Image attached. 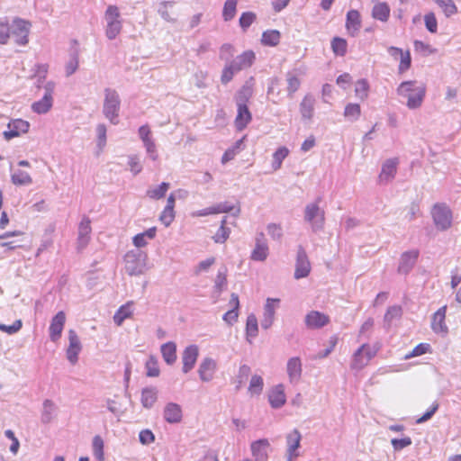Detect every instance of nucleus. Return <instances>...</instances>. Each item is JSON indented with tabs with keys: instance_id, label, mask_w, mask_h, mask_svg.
Returning <instances> with one entry per match:
<instances>
[{
	"instance_id": "nucleus-1",
	"label": "nucleus",
	"mask_w": 461,
	"mask_h": 461,
	"mask_svg": "<svg viewBox=\"0 0 461 461\" xmlns=\"http://www.w3.org/2000/svg\"><path fill=\"white\" fill-rule=\"evenodd\" d=\"M397 95L405 102V105L410 110L419 109L424 101L426 95V86L424 85L417 86L416 81L409 80L402 82L396 89Z\"/></svg>"
},
{
	"instance_id": "nucleus-2",
	"label": "nucleus",
	"mask_w": 461,
	"mask_h": 461,
	"mask_svg": "<svg viewBox=\"0 0 461 461\" xmlns=\"http://www.w3.org/2000/svg\"><path fill=\"white\" fill-rule=\"evenodd\" d=\"M123 261L125 271L131 276L143 275L148 269V255L140 249L127 251Z\"/></svg>"
},
{
	"instance_id": "nucleus-3",
	"label": "nucleus",
	"mask_w": 461,
	"mask_h": 461,
	"mask_svg": "<svg viewBox=\"0 0 461 461\" xmlns=\"http://www.w3.org/2000/svg\"><path fill=\"white\" fill-rule=\"evenodd\" d=\"M104 99L103 104V113L104 117L113 125L119 123V113L121 109L120 95L115 89L105 88Z\"/></svg>"
},
{
	"instance_id": "nucleus-4",
	"label": "nucleus",
	"mask_w": 461,
	"mask_h": 461,
	"mask_svg": "<svg viewBox=\"0 0 461 461\" xmlns=\"http://www.w3.org/2000/svg\"><path fill=\"white\" fill-rule=\"evenodd\" d=\"M105 36L108 40H114L122 30V20L117 5H110L104 12Z\"/></svg>"
},
{
	"instance_id": "nucleus-5",
	"label": "nucleus",
	"mask_w": 461,
	"mask_h": 461,
	"mask_svg": "<svg viewBox=\"0 0 461 461\" xmlns=\"http://www.w3.org/2000/svg\"><path fill=\"white\" fill-rule=\"evenodd\" d=\"M56 84L53 81H48L43 84L42 89L44 91L42 97L32 104L31 109L37 114H46L49 113L54 103V92Z\"/></svg>"
},
{
	"instance_id": "nucleus-6",
	"label": "nucleus",
	"mask_w": 461,
	"mask_h": 461,
	"mask_svg": "<svg viewBox=\"0 0 461 461\" xmlns=\"http://www.w3.org/2000/svg\"><path fill=\"white\" fill-rule=\"evenodd\" d=\"M378 348L368 343L362 344L352 355L350 368L357 371L363 369L375 357Z\"/></svg>"
},
{
	"instance_id": "nucleus-7",
	"label": "nucleus",
	"mask_w": 461,
	"mask_h": 461,
	"mask_svg": "<svg viewBox=\"0 0 461 461\" xmlns=\"http://www.w3.org/2000/svg\"><path fill=\"white\" fill-rule=\"evenodd\" d=\"M321 198H318L315 202L308 203L304 210V220L314 232L321 230L325 221V213L319 206Z\"/></svg>"
},
{
	"instance_id": "nucleus-8",
	"label": "nucleus",
	"mask_w": 461,
	"mask_h": 461,
	"mask_svg": "<svg viewBox=\"0 0 461 461\" xmlns=\"http://www.w3.org/2000/svg\"><path fill=\"white\" fill-rule=\"evenodd\" d=\"M431 215L436 228L439 230H447L452 225V212L445 203H436L432 210Z\"/></svg>"
},
{
	"instance_id": "nucleus-9",
	"label": "nucleus",
	"mask_w": 461,
	"mask_h": 461,
	"mask_svg": "<svg viewBox=\"0 0 461 461\" xmlns=\"http://www.w3.org/2000/svg\"><path fill=\"white\" fill-rule=\"evenodd\" d=\"M138 134L148 158L152 161H157L158 159V152L149 126L148 124L141 125L138 130Z\"/></svg>"
},
{
	"instance_id": "nucleus-10",
	"label": "nucleus",
	"mask_w": 461,
	"mask_h": 461,
	"mask_svg": "<svg viewBox=\"0 0 461 461\" xmlns=\"http://www.w3.org/2000/svg\"><path fill=\"white\" fill-rule=\"evenodd\" d=\"M31 23L22 18H14L10 34L14 38V42L20 46H25L29 42Z\"/></svg>"
},
{
	"instance_id": "nucleus-11",
	"label": "nucleus",
	"mask_w": 461,
	"mask_h": 461,
	"mask_svg": "<svg viewBox=\"0 0 461 461\" xmlns=\"http://www.w3.org/2000/svg\"><path fill=\"white\" fill-rule=\"evenodd\" d=\"M302 434L297 429H294L285 435L286 461H296L300 456L299 448L301 447Z\"/></svg>"
},
{
	"instance_id": "nucleus-12",
	"label": "nucleus",
	"mask_w": 461,
	"mask_h": 461,
	"mask_svg": "<svg viewBox=\"0 0 461 461\" xmlns=\"http://www.w3.org/2000/svg\"><path fill=\"white\" fill-rule=\"evenodd\" d=\"M398 165V158H391L386 159L382 164L381 171L378 176V183L380 185H387L391 183L396 176Z\"/></svg>"
},
{
	"instance_id": "nucleus-13",
	"label": "nucleus",
	"mask_w": 461,
	"mask_h": 461,
	"mask_svg": "<svg viewBox=\"0 0 461 461\" xmlns=\"http://www.w3.org/2000/svg\"><path fill=\"white\" fill-rule=\"evenodd\" d=\"M310 272L311 263L309 261L305 249L303 248V246L300 245L298 246L297 249L294 278L301 279L307 277Z\"/></svg>"
},
{
	"instance_id": "nucleus-14",
	"label": "nucleus",
	"mask_w": 461,
	"mask_h": 461,
	"mask_svg": "<svg viewBox=\"0 0 461 461\" xmlns=\"http://www.w3.org/2000/svg\"><path fill=\"white\" fill-rule=\"evenodd\" d=\"M29 129V122L23 119H13L8 122L7 130L3 132V135L6 140H10L21 134L27 133Z\"/></svg>"
},
{
	"instance_id": "nucleus-15",
	"label": "nucleus",
	"mask_w": 461,
	"mask_h": 461,
	"mask_svg": "<svg viewBox=\"0 0 461 461\" xmlns=\"http://www.w3.org/2000/svg\"><path fill=\"white\" fill-rule=\"evenodd\" d=\"M66 319V313L63 311L58 312L52 317L49 327V336L51 341L57 342L61 338Z\"/></svg>"
},
{
	"instance_id": "nucleus-16",
	"label": "nucleus",
	"mask_w": 461,
	"mask_h": 461,
	"mask_svg": "<svg viewBox=\"0 0 461 461\" xmlns=\"http://www.w3.org/2000/svg\"><path fill=\"white\" fill-rule=\"evenodd\" d=\"M68 341L69 344L66 351L67 358L71 365H75L78 361V355L82 350V345L74 330H68Z\"/></svg>"
},
{
	"instance_id": "nucleus-17",
	"label": "nucleus",
	"mask_w": 461,
	"mask_h": 461,
	"mask_svg": "<svg viewBox=\"0 0 461 461\" xmlns=\"http://www.w3.org/2000/svg\"><path fill=\"white\" fill-rule=\"evenodd\" d=\"M304 322L308 329L317 330L327 325L330 322V317L319 311H312L306 314Z\"/></svg>"
},
{
	"instance_id": "nucleus-18",
	"label": "nucleus",
	"mask_w": 461,
	"mask_h": 461,
	"mask_svg": "<svg viewBox=\"0 0 461 461\" xmlns=\"http://www.w3.org/2000/svg\"><path fill=\"white\" fill-rule=\"evenodd\" d=\"M279 303V299L267 298L264 306V314L261 320V327L268 330L275 320L276 309Z\"/></svg>"
},
{
	"instance_id": "nucleus-19",
	"label": "nucleus",
	"mask_w": 461,
	"mask_h": 461,
	"mask_svg": "<svg viewBox=\"0 0 461 461\" xmlns=\"http://www.w3.org/2000/svg\"><path fill=\"white\" fill-rule=\"evenodd\" d=\"M286 373L291 384H297L303 373L302 360L299 357H293L287 360Z\"/></svg>"
},
{
	"instance_id": "nucleus-20",
	"label": "nucleus",
	"mask_w": 461,
	"mask_h": 461,
	"mask_svg": "<svg viewBox=\"0 0 461 461\" xmlns=\"http://www.w3.org/2000/svg\"><path fill=\"white\" fill-rule=\"evenodd\" d=\"M418 257L419 250L417 249L403 252L400 258L398 272L400 274L407 275L416 264Z\"/></svg>"
},
{
	"instance_id": "nucleus-21",
	"label": "nucleus",
	"mask_w": 461,
	"mask_h": 461,
	"mask_svg": "<svg viewBox=\"0 0 461 461\" xmlns=\"http://www.w3.org/2000/svg\"><path fill=\"white\" fill-rule=\"evenodd\" d=\"M198 355L199 348L196 345H190L185 348L182 354V370L185 374H187L194 368L197 361Z\"/></svg>"
},
{
	"instance_id": "nucleus-22",
	"label": "nucleus",
	"mask_w": 461,
	"mask_h": 461,
	"mask_svg": "<svg viewBox=\"0 0 461 461\" xmlns=\"http://www.w3.org/2000/svg\"><path fill=\"white\" fill-rule=\"evenodd\" d=\"M270 443L267 438H261L251 443L250 449L256 461H267Z\"/></svg>"
},
{
	"instance_id": "nucleus-23",
	"label": "nucleus",
	"mask_w": 461,
	"mask_h": 461,
	"mask_svg": "<svg viewBox=\"0 0 461 461\" xmlns=\"http://www.w3.org/2000/svg\"><path fill=\"white\" fill-rule=\"evenodd\" d=\"M217 368L216 361L211 357H205L200 363L198 368L199 377L203 382L212 380Z\"/></svg>"
},
{
	"instance_id": "nucleus-24",
	"label": "nucleus",
	"mask_w": 461,
	"mask_h": 461,
	"mask_svg": "<svg viewBox=\"0 0 461 461\" xmlns=\"http://www.w3.org/2000/svg\"><path fill=\"white\" fill-rule=\"evenodd\" d=\"M91 231V221L87 216H84L78 225L77 245L79 249L86 248L88 244Z\"/></svg>"
},
{
	"instance_id": "nucleus-25",
	"label": "nucleus",
	"mask_w": 461,
	"mask_h": 461,
	"mask_svg": "<svg viewBox=\"0 0 461 461\" xmlns=\"http://www.w3.org/2000/svg\"><path fill=\"white\" fill-rule=\"evenodd\" d=\"M165 420L170 424L179 423L183 418L182 408L176 402H168L163 411Z\"/></svg>"
},
{
	"instance_id": "nucleus-26",
	"label": "nucleus",
	"mask_w": 461,
	"mask_h": 461,
	"mask_svg": "<svg viewBox=\"0 0 461 461\" xmlns=\"http://www.w3.org/2000/svg\"><path fill=\"white\" fill-rule=\"evenodd\" d=\"M268 402L272 408L279 409L283 407L286 402L285 388L282 384L274 386L268 393Z\"/></svg>"
},
{
	"instance_id": "nucleus-27",
	"label": "nucleus",
	"mask_w": 461,
	"mask_h": 461,
	"mask_svg": "<svg viewBox=\"0 0 461 461\" xmlns=\"http://www.w3.org/2000/svg\"><path fill=\"white\" fill-rule=\"evenodd\" d=\"M269 254L267 242L264 240V234L260 233L256 240L255 248L251 252L250 258L254 261H265Z\"/></svg>"
},
{
	"instance_id": "nucleus-28",
	"label": "nucleus",
	"mask_w": 461,
	"mask_h": 461,
	"mask_svg": "<svg viewBox=\"0 0 461 461\" xmlns=\"http://www.w3.org/2000/svg\"><path fill=\"white\" fill-rule=\"evenodd\" d=\"M447 306L440 307L432 316L431 329L435 333H447V327L445 323Z\"/></svg>"
},
{
	"instance_id": "nucleus-29",
	"label": "nucleus",
	"mask_w": 461,
	"mask_h": 461,
	"mask_svg": "<svg viewBox=\"0 0 461 461\" xmlns=\"http://www.w3.org/2000/svg\"><path fill=\"white\" fill-rule=\"evenodd\" d=\"M255 60V53L252 50H246L237 56L230 64L239 72L249 68Z\"/></svg>"
},
{
	"instance_id": "nucleus-30",
	"label": "nucleus",
	"mask_w": 461,
	"mask_h": 461,
	"mask_svg": "<svg viewBox=\"0 0 461 461\" xmlns=\"http://www.w3.org/2000/svg\"><path fill=\"white\" fill-rule=\"evenodd\" d=\"M252 115L248 105H237V115L235 118V127L238 131L244 130L251 122Z\"/></svg>"
},
{
	"instance_id": "nucleus-31",
	"label": "nucleus",
	"mask_w": 461,
	"mask_h": 461,
	"mask_svg": "<svg viewBox=\"0 0 461 461\" xmlns=\"http://www.w3.org/2000/svg\"><path fill=\"white\" fill-rule=\"evenodd\" d=\"M346 28L350 35L355 36L361 28V17L357 10H349L346 18Z\"/></svg>"
},
{
	"instance_id": "nucleus-32",
	"label": "nucleus",
	"mask_w": 461,
	"mask_h": 461,
	"mask_svg": "<svg viewBox=\"0 0 461 461\" xmlns=\"http://www.w3.org/2000/svg\"><path fill=\"white\" fill-rule=\"evenodd\" d=\"M315 98L308 94L300 103V113L303 120L310 121L314 114Z\"/></svg>"
},
{
	"instance_id": "nucleus-33",
	"label": "nucleus",
	"mask_w": 461,
	"mask_h": 461,
	"mask_svg": "<svg viewBox=\"0 0 461 461\" xmlns=\"http://www.w3.org/2000/svg\"><path fill=\"white\" fill-rule=\"evenodd\" d=\"M158 389L153 386L145 387L141 391L140 402L146 409L153 407L158 400Z\"/></svg>"
},
{
	"instance_id": "nucleus-34",
	"label": "nucleus",
	"mask_w": 461,
	"mask_h": 461,
	"mask_svg": "<svg viewBox=\"0 0 461 461\" xmlns=\"http://www.w3.org/2000/svg\"><path fill=\"white\" fill-rule=\"evenodd\" d=\"M132 307V301H129L125 304L122 305L113 315L114 323L121 326L126 319L131 318L133 313Z\"/></svg>"
},
{
	"instance_id": "nucleus-35",
	"label": "nucleus",
	"mask_w": 461,
	"mask_h": 461,
	"mask_svg": "<svg viewBox=\"0 0 461 461\" xmlns=\"http://www.w3.org/2000/svg\"><path fill=\"white\" fill-rule=\"evenodd\" d=\"M156 233L157 228L151 227L147 230L135 235L132 238V243L137 248L136 249L145 247L148 244V240H153L156 237Z\"/></svg>"
},
{
	"instance_id": "nucleus-36",
	"label": "nucleus",
	"mask_w": 461,
	"mask_h": 461,
	"mask_svg": "<svg viewBox=\"0 0 461 461\" xmlns=\"http://www.w3.org/2000/svg\"><path fill=\"white\" fill-rule=\"evenodd\" d=\"M253 95V85L250 82H246L242 87L237 92L235 95V102L237 105H247L248 102Z\"/></svg>"
},
{
	"instance_id": "nucleus-37",
	"label": "nucleus",
	"mask_w": 461,
	"mask_h": 461,
	"mask_svg": "<svg viewBox=\"0 0 461 461\" xmlns=\"http://www.w3.org/2000/svg\"><path fill=\"white\" fill-rule=\"evenodd\" d=\"M258 323L255 314L251 313L247 318L246 322V338L249 343H252V339L258 336Z\"/></svg>"
},
{
	"instance_id": "nucleus-38",
	"label": "nucleus",
	"mask_w": 461,
	"mask_h": 461,
	"mask_svg": "<svg viewBox=\"0 0 461 461\" xmlns=\"http://www.w3.org/2000/svg\"><path fill=\"white\" fill-rule=\"evenodd\" d=\"M390 16L389 5L383 2L374 5L372 9V17L381 22H387Z\"/></svg>"
},
{
	"instance_id": "nucleus-39",
	"label": "nucleus",
	"mask_w": 461,
	"mask_h": 461,
	"mask_svg": "<svg viewBox=\"0 0 461 461\" xmlns=\"http://www.w3.org/2000/svg\"><path fill=\"white\" fill-rule=\"evenodd\" d=\"M161 354L165 362L172 365L176 360V346L174 342H167L161 346Z\"/></svg>"
},
{
	"instance_id": "nucleus-40",
	"label": "nucleus",
	"mask_w": 461,
	"mask_h": 461,
	"mask_svg": "<svg viewBox=\"0 0 461 461\" xmlns=\"http://www.w3.org/2000/svg\"><path fill=\"white\" fill-rule=\"evenodd\" d=\"M55 411H56L55 403L51 400L46 399L42 404V411H41V422L44 424L50 423L53 420Z\"/></svg>"
},
{
	"instance_id": "nucleus-41",
	"label": "nucleus",
	"mask_w": 461,
	"mask_h": 461,
	"mask_svg": "<svg viewBox=\"0 0 461 461\" xmlns=\"http://www.w3.org/2000/svg\"><path fill=\"white\" fill-rule=\"evenodd\" d=\"M264 388V380L259 375H253L250 378L248 387V393L250 396H259Z\"/></svg>"
},
{
	"instance_id": "nucleus-42",
	"label": "nucleus",
	"mask_w": 461,
	"mask_h": 461,
	"mask_svg": "<svg viewBox=\"0 0 461 461\" xmlns=\"http://www.w3.org/2000/svg\"><path fill=\"white\" fill-rule=\"evenodd\" d=\"M169 187V183L162 182L160 185L155 187L149 188L146 192V195L152 200H159L166 195Z\"/></svg>"
},
{
	"instance_id": "nucleus-43",
	"label": "nucleus",
	"mask_w": 461,
	"mask_h": 461,
	"mask_svg": "<svg viewBox=\"0 0 461 461\" xmlns=\"http://www.w3.org/2000/svg\"><path fill=\"white\" fill-rule=\"evenodd\" d=\"M281 34L277 30H267L262 33L261 42L265 46H276L280 42Z\"/></svg>"
},
{
	"instance_id": "nucleus-44",
	"label": "nucleus",
	"mask_w": 461,
	"mask_h": 461,
	"mask_svg": "<svg viewBox=\"0 0 461 461\" xmlns=\"http://www.w3.org/2000/svg\"><path fill=\"white\" fill-rule=\"evenodd\" d=\"M11 181L14 185H29L32 178L28 172L18 169L11 174Z\"/></svg>"
},
{
	"instance_id": "nucleus-45",
	"label": "nucleus",
	"mask_w": 461,
	"mask_h": 461,
	"mask_svg": "<svg viewBox=\"0 0 461 461\" xmlns=\"http://www.w3.org/2000/svg\"><path fill=\"white\" fill-rule=\"evenodd\" d=\"M289 149L285 147H279L273 154L272 169L277 171L281 168L284 159L289 155Z\"/></svg>"
},
{
	"instance_id": "nucleus-46",
	"label": "nucleus",
	"mask_w": 461,
	"mask_h": 461,
	"mask_svg": "<svg viewBox=\"0 0 461 461\" xmlns=\"http://www.w3.org/2000/svg\"><path fill=\"white\" fill-rule=\"evenodd\" d=\"M238 2L239 0H225L221 14L224 22H230L235 17Z\"/></svg>"
},
{
	"instance_id": "nucleus-47",
	"label": "nucleus",
	"mask_w": 461,
	"mask_h": 461,
	"mask_svg": "<svg viewBox=\"0 0 461 461\" xmlns=\"http://www.w3.org/2000/svg\"><path fill=\"white\" fill-rule=\"evenodd\" d=\"M330 47L336 56L344 57L348 50V42L340 37H334L331 40Z\"/></svg>"
},
{
	"instance_id": "nucleus-48",
	"label": "nucleus",
	"mask_w": 461,
	"mask_h": 461,
	"mask_svg": "<svg viewBox=\"0 0 461 461\" xmlns=\"http://www.w3.org/2000/svg\"><path fill=\"white\" fill-rule=\"evenodd\" d=\"M446 17H451L458 13L457 6L453 0H434Z\"/></svg>"
},
{
	"instance_id": "nucleus-49",
	"label": "nucleus",
	"mask_w": 461,
	"mask_h": 461,
	"mask_svg": "<svg viewBox=\"0 0 461 461\" xmlns=\"http://www.w3.org/2000/svg\"><path fill=\"white\" fill-rule=\"evenodd\" d=\"M251 374V368L249 366L244 364L239 367L238 374L236 375V390H240L243 384L247 382Z\"/></svg>"
},
{
	"instance_id": "nucleus-50",
	"label": "nucleus",
	"mask_w": 461,
	"mask_h": 461,
	"mask_svg": "<svg viewBox=\"0 0 461 461\" xmlns=\"http://www.w3.org/2000/svg\"><path fill=\"white\" fill-rule=\"evenodd\" d=\"M78 56L79 53L77 49L71 51L69 60L67 62L65 67L67 77H70L77 70L79 64Z\"/></svg>"
},
{
	"instance_id": "nucleus-51",
	"label": "nucleus",
	"mask_w": 461,
	"mask_h": 461,
	"mask_svg": "<svg viewBox=\"0 0 461 461\" xmlns=\"http://www.w3.org/2000/svg\"><path fill=\"white\" fill-rule=\"evenodd\" d=\"M92 447L94 456L98 461H104V440L101 436L96 435L93 438Z\"/></svg>"
},
{
	"instance_id": "nucleus-52",
	"label": "nucleus",
	"mask_w": 461,
	"mask_h": 461,
	"mask_svg": "<svg viewBox=\"0 0 461 461\" xmlns=\"http://www.w3.org/2000/svg\"><path fill=\"white\" fill-rule=\"evenodd\" d=\"M361 114L360 105L357 104L350 103L346 105L344 110V116L350 122L358 120Z\"/></svg>"
},
{
	"instance_id": "nucleus-53",
	"label": "nucleus",
	"mask_w": 461,
	"mask_h": 461,
	"mask_svg": "<svg viewBox=\"0 0 461 461\" xmlns=\"http://www.w3.org/2000/svg\"><path fill=\"white\" fill-rule=\"evenodd\" d=\"M286 81H287V92L290 96H292L300 87L301 81L297 75L293 72H288L286 74Z\"/></svg>"
},
{
	"instance_id": "nucleus-54",
	"label": "nucleus",
	"mask_w": 461,
	"mask_h": 461,
	"mask_svg": "<svg viewBox=\"0 0 461 461\" xmlns=\"http://www.w3.org/2000/svg\"><path fill=\"white\" fill-rule=\"evenodd\" d=\"M96 146L99 149V152L103 151L104 148L106 145V126L104 123H99L96 125Z\"/></svg>"
},
{
	"instance_id": "nucleus-55",
	"label": "nucleus",
	"mask_w": 461,
	"mask_h": 461,
	"mask_svg": "<svg viewBox=\"0 0 461 461\" xmlns=\"http://www.w3.org/2000/svg\"><path fill=\"white\" fill-rule=\"evenodd\" d=\"M368 90L369 84L366 79L362 78L357 81L355 94L359 99L365 100L368 95Z\"/></svg>"
},
{
	"instance_id": "nucleus-56",
	"label": "nucleus",
	"mask_w": 461,
	"mask_h": 461,
	"mask_svg": "<svg viewBox=\"0 0 461 461\" xmlns=\"http://www.w3.org/2000/svg\"><path fill=\"white\" fill-rule=\"evenodd\" d=\"M227 285V268L225 267H221L218 270L215 281L214 288L221 293L223 288Z\"/></svg>"
},
{
	"instance_id": "nucleus-57",
	"label": "nucleus",
	"mask_w": 461,
	"mask_h": 461,
	"mask_svg": "<svg viewBox=\"0 0 461 461\" xmlns=\"http://www.w3.org/2000/svg\"><path fill=\"white\" fill-rule=\"evenodd\" d=\"M414 50L423 56H429L437 52V50L422 41L416 40L413 42Z\"/></svg>"
},
{
	"instance_id": "nucleus-58",
	"label": "nucleus",
	"mask_w": 461,
	"mask_h": 461,
	"mask_svg": "<svg viewBox=\"0 0 461 461\" xmlns=\"http://www.w3.org/2000/svg\"><path fill=\"white\" fill-rule=\"evenodd\" d=\"M173 5H174V3L170 2V1H164V2L160 3V5H159L158 12L160 14L161 18L163 20H165L166 22H168V23L176 22V19L170 15L169 11H168V9L173 7Z\"/></svg>"
},
{
	"instance_id": "nucleus-59",
	"label": "nucleus",
	"mask_w": 461,
	"mask_h": 461,
	"mask_svg": "<svg viewBox=\"0 0 461 461\" xmlns=\"http://www.w3.org/2000/svg\"><path fill=\"white\" fill-rule=\"evenodd\" d=\"M255 20L256 14L253 12H244L240 17L239 23L241 29L246 32Z\"/></svg>"
},
{
	"instance_id": "nucleus-60",
	"label": "nucleus",
	"mask_w": 461,
	"mask_h": 461,
	"mask_svg": "<svg viewBox=\"0 0 461 461\" xmlns=\"http://www.w3.org/2000/svg\"><path fill=\"white\" fill-rule=\"evenodd\" d=\"M128 166L133 176H137L142 171V165L138 155L128 157Z\"/></svg>"
},
{
	"instance_id": "nucleus-61",
	"label": "nucleus",
	"mask_w": 461,
	"mask_h": 461,
	"mask_svg": "<svg viewBox=\"0 0 461 461\" xmlns=\"http://www.w3.org/2000/svg\"><path fill=\"white\" fill-rule=\"evenodd\" d=\"M175 216L176 212L174 209L165 207L159 216V221L165 227H168L173 222Z\"/></svg>"
},
{
	"instance_id": "nucleus-62",
	"label": "nucleus",
	"mask_w": 461,
	"mask_h": 461,
	"mask_svg": "<svg viewBox=\"0 0 461 461\" xmlns=\"http://www.w3.org/2000/svg\"><path fill=\"white\" fill-rule=\"evenodd\" d=\"M424 22L426 29L431 32L436 33L438 31V22L435 14L430 12L424 15Z\"/></svg>"
},
{
	"instance_id": "nucleus-63",
	"label": "nucleus",
	"mask_w": 461,
	"mask_h": 461,
	"mask_svg": "<svg viewBox=\"0 0 461 461\" xmlns=\"http://www.w3.org/2000/svg\"><path fill=\"white\" fill-rule=\"evenodd\" d=\"M392 447L395 452L401 451L402 449L411 446L412 440L410 437H404L402 438H393L391 440Z\"/></svg>"
},
{
	"instance_id": "nucleus-64",
	"label": "nucleus",
	"mask_w": 461,
	"mask_h": 461,
	"mask_svg": "<svg viewBox=\"0 0 461 461\" xmlns=\"http://www.w3.org/2000/svg\"><path fill=\"white\" fill-rule=\"evenodd\" d=\"M402 315V308L398 305L390 306L385 314L384 321L390 323L395 319H399Z\"/></svg>"
}]
</instances>
